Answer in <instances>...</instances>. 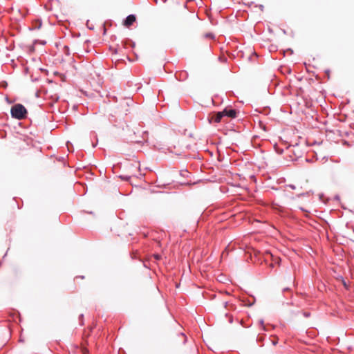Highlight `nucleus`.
Returning <instances> with one entry per match:
<instances>
[{
    "mask_svg": "<svg viewBox=\"0 0 354 354\" xmlns=\"http://www.w3.org/2000/svg\"><path fill=\"white\" fill-rule=\"evenodd\" d=\"M206 37H212V35H210V34H208V35H206Z\"/></svg>",
    "mask_w": 354,
    "mask_h": 354,
    "instance_id": "0eeeda50",
    "label": "nucleus"
},
{
    "mask_svg": "<svg viewBox=\"0 0 354 354\" xmlns=\"http://www.w3.org/2000/svg\"><path fill=\"white\" fill-rule=\"evenodd\" d=\"M136 20V17L134 15H129L124 21V26L126 27L131 26Z\"/></svg>",
    "mask_w": 354,
    "mask_h": 354,
    "instance_id": "7ed1b4c3",
    "label": "nucleus"
},
{
    "mask_svg": "<svg viewBox=\"0 0 354 354\" xmlns=\"http://www.w3.org/2000/svg\"><path fill=\"white\" fill-rule=\"evenodd\" d=\"M86 352H88V351H86V349H84V353H86Z\"/></svg>",
    "mask_w": 354,
    "mask_h": 354,
    "instance_id": "6e6552de",
    "label": "nucleus"
},
{
    "mask_svg": "<svg viewBox=\"0 0 354 354\" xmlns=\"http://www.w3.org/2000/svg\"><path fill=\"white\" fill-rule=\"evenodd\" d=\"M224 117L223 111L214 113L210 115L208 118V120L209 123L212 122H220L222 120V118Z\"/></svg>",
    "mask_w": 354,
    "mask_h": 354,
    "instance_id": "f03ea898",
    "label": "nucleus"
},
{
    "mask_svg": "<svg viewBox=\"0 0 354 354\" xmlns=\"http://www.w3.org/2000/svg\"><path fill=\"white\" fill-rule=\"evenodd\" d=\"M271 257H272V260L273 262L274 263H279L280 259L277 257H274L272 254H270Z\"/></svg>",
    "mask_w": 354,
    "mask_h": 354,
    "instance_id": "39448f33",
    "label": "nucleus"
},
{
    "mask_svg": "<svg viewBox=\"0 0 354 354\" xmlns=\"http://www.w3.org/2000/svg\"><path fill=\"white\" fill-rule=\"evenodd\" d=\"M154 257L157 260L160 259V256L159 254H154Z\"/></svg>",
    "mask_w": 354,
    "mask_h": 354,
    "instance_id": "423d86ee",
    "label": "nucleus"
},
{
    "mask_svg": "<svg viewBox=\"0 0 354 354\" xmlns=\"http://www.w3.org/2000/svg\"><path fill=\"white\" fill-rule=\"evenodd\" d=\"M223 113L224 116H227L231 118H234L236 116V111L234 109H225Z\"/></svg>",
    "mask_w": 354,
    "mask_h": 354,
    "instance_id": "20e7f679",
    "label": "nucleus"
},
{
    "mask_svg": "<svg viewBox=\"0 0 354 354\" xmlns=\"http://www.w3.org/2000/svg\"><path fill=\"white\" fill-rule=\"evenodd\" d=\"M10 113L12 118L23 120L26 118L27 110L22 104H16L11 107Z\"/></svg>",
    "mask_w": 354,
    "mask_h": 354,
    "instance_id": "f257e3e1",
    "label": "nucleus"
}]
</instances>
